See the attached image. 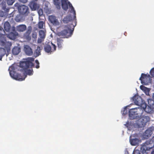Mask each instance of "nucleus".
I'll use <instances>...</instances> for the list:
<instances>
[{
	"instance_id": "8",
	"label": "nucleus",
	"mask_w": 154,
	"mask_h": 154,
	"mask_svg": "<svg viewBox=\"0 0 154 154\" xmlns=\"http://www.w3.org/2000/svg\"><path fill=\"white\" fill-rule=\"evenodd\" d=\"M18 10L20 13L24 16H27L29 13V10L28 7L22 5L18 7Z\"/></svg>"
},
{
	"instance_id": "39",
	"label": "nucleus",
	"mask_w": 154,
	"mask_h": 154,
	"mask_svg": "<svg viewBox=\"0 0 154 154\" xmlns=\"http://www.w3.org/2000/svg\"><path fill=\"white\" fill-rule=\"evenodd\" d=\"M150 72L151 76L154 77V68H153L151 69Z\"/></svg>"
},
{
	"instance_id": "37",
	"label": "nucleus",
	"mask_w": 154,
	"mask_h": 154,
	"mask_svg": "<svg viewBox=\"0 0 154 154\" xmlns=\"http://www.w3.org/2000/svg\"><path fill=\"white\" fill-rule=\"evenodd\" d=\"M140 88L142 90L145 91H147V88L143 85H141L140 86Z\"/></svg>"
},
{
	"instance_id": "36",
	"label": "nucleus",
	"mask_w": 154,
	"mask_h": 154,
	"mask_svg": "<svg viewBox=\"0 0 154 154\" xmlns=\"http://www.w3.org/2000/svg\"><path fill=\"white\" fill-rule=\"evenodd\" d=\"M38 13L39 16H42L43 14V10L42 9H39L38 11Z\"/></svg>"
},
{
	"instance_id": "21",
	"label": "nucleus",
	"mask_w": 154,
	"mask_h": 154,
	"mask_svg": "<svg viewBox=\"0 0 154 154\" xmlns=\"http://www.w3.org/2000/svg\"><path fill=\"white\" fill-rule=\"evenodd\" d=\"M20 51V49L18 47L14 48L12 50V53L13 54L17 55L18 54Z\"/></svg>"
},
{
	"instance_id": "42",
	"label": "nucleus",
	"mask_w": 154,
	"mask_h": 154,
	"mask_svg": "<svg viewBox=\"0 0 154 154\" xmlns=\"http://www.w3.org/2000/svg\"><path fill=\"white\" fill-rule=\"evenodd\" d=\"M124 154H129L128 151L127 149H126L125 150Z\"/></svg>"
},
{
	"instance_id": "14",
	"label": "nucleus",
	"mask_w": 154,
	"mask_h": 154,
	"mask_svg": "<svg viewBox=\"0 0 154 154\" xmlns=\"http://www.w3.org/2000/svg\"><path fill=\"white\" fill-rule=\"evenodd\" d=\"M24 50L26 54L28 56H31L33 54L32 49L30 47L27 45L24 46Z\"/></svg>"
},
{
	"instance_id": "28",
	"label": "nucleus",
	"mask_w": 154,
	"mask_h": 154,
	"mask_svg": "<svg viewBox=\"0 0 154 154\" xmlns=\"http://www.w3.org/2000/svg\"><path fill=\"white\" fill-rule=\"evenodd\" d=\"M29 32L26 31L24 34L23 36L25 38L28 40H30L31 39L30 34V33H29Z\"/></svg>"
},
{
	"instance_id": "27",
	"label": "nucleus",
	"mask_w": 154,
	"mask_h": 154,
	"mask_svg": "<svg viewBox=\"0 0 154 154\" xmlns=\"http://www.w3.org/2000/svg\"><path fill=\"white\" fill-rule=\"evenodd\" d=\"M147 100L148 104V106H150L153 108V106H154V100L151 99H148Z\"/></svg>"
},
{
	"instance_id": "47",
	"label": "nucleus",
	"mask_w": 154,
	"mask_h": 154,
	"mask_svg": "<svg viewBox=\"0 0 154 154\" xmlns=\"http://www.w3.org/2000/svg\"><path fill=\"white\" fill-rule=\"evenodd\" d=\"M151 154H154V150L152 151L151 152Z\"/></svg>"
},
{
	"instance_id": "23",
	"label": "nucleus",
	"mask_w": 154,
	"mask_h": 154,
	"mask_svg": "<svg viewBox=\"0 0 154 154\" xmlns=\"http://www.w3.org/2000/svg\"><path fill=\"white\" fill-rule=\"evenodd\" d=\"M18 35V33L16 32H11L9 34V38L11 39H15L17 35Z\"/></svg>"
},
{
	"instance_id": "34",
	"label": "nucleus",
	"mask_w": 154,
	"mask_h": 154,
	"mask_svg": "<svg viewBox=\"0 0 154 154\" xmlns=\"http://www.w3.org/2000/svg\"><path fill=\"white\" fill-rule=\"evenodd\" d=\"M44 39H45V38H42V37H39V38H38V39L37 40L38 43H41L42 42L44 41Z\"/></svg>"
},
{
	"instance_id": "48",
	"label": "nucleus",
	"mask_w": 154,
	"mask_h": 154,
	"mask_svg": "<svg viewBox=\"0 0 154 154\" xmlns=\"http://www.w3.org/2000/svg\"><path fill=\"white\" fill-rule=\"evenodd\" d=\"M8 55V54H6L7 56Z\"/></svg>"
},
{
	"instance_id": "12",
	"label": "nucleus",
	"mask_w": 154,
	"mask_h": 154,
	"mask_svg": "<svg viewBox=\"0 0 154 154\" xmlns=\"http://www.w3.org/2000/svg\"><path fill=\"white\" fill-rule=\"evenodd\" d=\"M153 130L152 127H150L147 129L143 134V137L146 138H148L152 134V132Z\"/></svg>"
},
{
	"instance_id": "32",
	"label": "nucleus",
	"mask_w": 154,
	"mask_h": 154,
	"mask_svg": "<svg viewBox=\"0 0 154 154\" xmlns=\"http://www.w3.org/2000/svg\"><path fill=\"white\" fill-rule=\"evenodd\" d=\"M146 122H143V121H141L140 122V123H139V126L140 128H142L143 127H144L145 125H146Z\"/></svg>"
},
{
	"instance_id": "1",
	"label": "nucleus",
	"mask_w": 154,
	"mask_h": 154,
	"mask_svg": "<svg viewBox=\"0 0 154 154\" xmlns=\"http://www.w3.org/2000/svg\"><path fill=\"white\" fill-rule=\"evenodd\" d=\"M34 59L32 57L28 58L25 61L22 62L20 63V67L23 68L25 72L27 75H31L33 74L32 69H27L30 67L34 66L32 62L34 61Z\"/></svg>"
},
{
	"instance_id": "30",
	"label": "nucleus",
	"mask_w": 154,
	"mask_h": 154,
	"mask_svg": "<svg viewBox=\"0 0 154 154\" xmlns=\"http://www.w3.org/2000/svg\"><path fill=\"white\" fill-rule=\"evenodd\" d=\"M45 25V23L44 22L40 21L38 23V27L39 29H42Z\"/></svg>"
},
{
	"instance_id": "20",
	"label": "nucleus",
	"mask_w": 154,
	"mask_h": 154,
	"mask_svg": "<svg viewBox=\"0 0 154 154\" xmlns=\"http://www.w3.org/2000/svg\"><path fill=\"white\" fill-rule=\"evenodd\" d=\"M42 48H41L40 47L38 46L37 47V49L35 50L34 52V55L35 57L38 56L41 54V52Z\"/></svg>"
},
{
	"instance_id": "4",
	"label": "nucleus",
	"mask_w": 154,
	"mask_h": 154,
	"mask_svg": "<svg viewBox=\"0 0 154 154\" xmlns=\"http://www.w3.org/2000/svg\"><path fill=\"white\" fill-rule=\"evenodd\" d=\"M2 45L4 46L5 49L2 48L0 47V56H4L6 54V50L8 53L11 50V47L12 45L11 43L7 42L6 40L4 41H1Z\"/></svg>"
},
{
	"instance_id": "41",
	"label": "nucleus",
	"mask_w": 154,
	"mask_h": 154,
	"mask_svg": "<svg viewBox=\"0 0 154 154\" xmlns=\"http://www.w3.org/2000/svg\"><path fill=\"white\" fill-rule=\"evenodd\" d=\"M127 108L125 107L124 109L123 112V114L125 115L127 114Z\"/></svg>"
},
{
	"instance_id": "26",
	"label": "nucleus",
	"mask_w": 154,
	"mask_h": 154,
	"mask_svg": "<svg viewBox=\"0 0 154 154\" xmlns=\"http://www.w3.org/2000/svg\"><path fill=\"white\" fill-rule=\"evenodd\" d=\"M46 30H40L39 32V37L45 38L46 35Z\"/></svg>"
},
{
	"instance_id": "31",
	"label": "nucleus",
	"mask_w": 154,
	"mask_h": 154,
	"mask_svg": "<svg viewBox=\"0 0 154 154\" xmlns=\"http://www.w3.org/2000/svg\"><path fill=\"white\" fill-rule=\"evenodd\" d=\"M8 5H11L15 2V0H5Z\"/></svg>"
},
{
	"instance_id": "9",
	"label": "nucleus",
	"mask_w": 154,
	"mask_h": 154,
	"mask_svg": "<svg viewBox=\"0 0 154 154\" xmlns=\"http://www.w3.org/2000/svg\"><path fill=\"white\" fill-rule=\"evenodd\" d=\"M51 46L49 44H46L44 47V49L45 51L48 53H50L54 52L56 50V45L51 43Z\"/></svg>"
},
{
	"instance_id": "25",
	"label": "nucleus",
	"mask_w": 154,
	"mask_h": 154,
	"mask_svg": "<svg viewBox=\"0 0 154 154\" xmlns=\"http://www.w3.org/2000/svg\"><path fill=\"white\" fill-rule=\"evenodd\" d=\"M57 45L59 48H61L63 45V40L61 38H58L57 40Z\"/></svg>"
},
{
	"instance_id": "17",
	"label": "nucleus",
	"mask_w": 154,
	"mask_h": 154,
	"mask_svg": "<svg viewBox=\"0 0 154 154\" xmlns=\"http://www.w3.org/2000/svg\"><path fill=\"white\" fill-rule=\"evenodd\" d=\"M149 75L147 76L146 74L144 73H142L141 76L140 78V80L141 81L142 84H145L146 83V80L149 77Z\"/></svg>"
},
{
	"instance_id": "46",
	"label": "nucleus",
	"mask_w": 154,
	"mask_h": 154,
	"mask_svg": "<svg viewBox=\"0 0 154 154\" xmlns=\"http://www.w3.org/2000/svg\"><path fill=\"white\" fill-rule=\"evenodd\" d=\"M152 98L153 100H154V93L152 94Z\"/></svg>"
},
{
	"instance_id": "29",
	"label": "nucleus",
	"mask_w": 154,
	"mask_h": 154,
	"mask_svg": "<svg viewBox=\"0 0 154 154\" xmlns=\"http://www.w3.org/2000/svg\"><path fill=\"white\" fill-rule=\"evenodd\" d=\"M15 20L17 22H19L22 20V17L20 14L17 15L15 18Z\"/></svg>"
},
{
	"instance_id": "19",
	"label": "nucleus",
	"mask_w": 154,
	"mask_h": 154,
	"mask_svg": "<svg viewBox=\"0 0 154 154\" xmlns=\"http://www.w3.org/2000/svg\"><path fill=\"white\" fill-rule=\"evenodd\" d=\"M53 2L57 9L58 10L60 9L61 0H54Z\"/></svg>"
},
{
	"instance_id": "2",
	"label": "nucleus",
	"mask_w": 154,
	"mask_h": 154,
	"mask_svg": "<svg viewBox=\"0 0 154 154\" xmlns=\"http://www.w3.org/2000/svg\"><path fill=\"white\" fill-rule=\"evenodd\" d=\"M75 26L72 24L68 25L66 29H64L57 33L58 35L61 38H68L72 35Z\"/></svg>"
},
{
	"instance_id": "22",
	"label": "nucleus",
	"mask_w": 154,
	"mask_h": 154,
	"mask_svg": "<svg viewBox=\"0 0 154 154\" xmlns=\"http://www.w3.org/2000/svg\"><path fill=\"white\" fill-rule=\"evenodd\" d=\"M130 141L131 144L133 146H136L138 145L139 143V139L137 138L130 139Z\"/></svg>"
},
{
	"instance_id": "13",
	"label": "nucleus",
	"mask_w": 154,
	"mask_h": 154,
	"mask_svg": "<svg viewBox=\"0 0 154 154\" xmlns=\"http://www.w3.org/2000/svg\"><path fill=\"white\" fill-rule=\"evenodd\" d=\"M49 19L50 22L54 25H58L60 23L56 19V17L54 16L51 15L49 17Z\"/></svg>"
},
{
	"instance_id": "11",
	"label": "nucleus",
	"mask_w": 154,
	"mask_h": 154,
	"mask_svg": "<svg viewBox=\"0 0 154 154\" xmlns=\"http://www.w3.org/2000/svg\"><path fill=\"white\" fill-rule=\"evenodd\" d=\"M135 111L136 114V119H139L142 116L143 112L144 110L141 107L135 108Z\"/></svg>"
},
{
	"instance_id": "16",
	"label": "nucleus",
	"mask_w": 154,
	"mask_h": 154,
	"mask_svg": "<svg viewBox=\"0 0 154 154\" xmlns=\"http://www.w3.org/2000/svg\"><path fill=\"white\" fill-rule=\"evenodd\" d=\"M26 29V26L24 24L20 25L16 27V30L19 32H23L25 31Z\"/></svg>"
},
{
	"instance_id": "10",
	"label": "nucleus",
	"mask_w": 154,
	"mask_h": 154,
	"mask_svg": "<svg viewBox=\"0 0 154 154\" xmlns=\"http://www.w3.org/2000/svg\"><path fill=\"white\" fill-rule=\"evenodd\" d=\"M73 14L74 17L73 18H72V16L71 15L67 16L65 17L63 20V22L64 23H68L69 22H70V23L69 25H70L71 24H73L72 23L73 22L75 23V19L76 17H75V15L74 14Z\"/></svg>"
},
{
	"instance_id": "5",
	"label": "nucleus",
	"mask_w": 154,
	"mask_h": 154,
	"mask_svg": "<svg viewBox=\"0 0 154 154\" xmlns=\"http://www.w3.org/2000/svg\"><path fill=\"white\" fill-rule=\"evenodd\" d=\"M61 6L62 8L65 11H67L68 9V6L71 8L70 12L73 13L75 17L76 12L74 8L68 0H61Z\"/></svg>"
},
{
	"instance_id": "7",
	"label": "nucleus",
	"mask_w": 154,
	"mask_h": 154,
	"mask_svg": "<svg viewBox=\"0 0 154 154\" xmlns=\"http://www.w3.org/2000/svg\"><path fill=\"white\" fill-rule=\"evenodd\" d=\"M133 100L134 103L137 105L145 108L146 107V103L143 100L141 97L139 95H135L132 98Z\"/></svg>"
},
{
	"instance_id": "45",
	"label": "nucleus",
	"mask_w": 154,
	"mask_h": 154,
	"mask_svg": "<svg viewBox=\"0 0 154 154\" xmlns=\"http://www.w3.org/2000/svg\"><path fill=\"white\" fill-rule=\"evenodd\" d=\"M4 56H0V60H2V57Z\"/></svg>"
},
{
	"instance_id": "6",
	"label": "nucleus",
	"mask_w": 154,
	"mask_h": 154,
	"mask_svg": "<svg viewBox=\"0 0 154 154\" xmlns=\"http://www.w3.org/2000/svg\"><path fill=\"white\" fill-rule=\"evenodd\" d=\"M154 146L153 141L152 140H148L143 143L141 147V150L143 153L145 152L146 150H149Z\"/></svg>"
},
{
	"instance_id": "15",
	"label": "nucleus",
	"mask_w": 154,
	"mask_h": 154,
	"mask_svg": "<svg viewBox=\"0 0 154 154\" xmlns=\"http://www.w3.org/2000/svg\"><path fill=\"white\" fill-rule=\"evenodd\" d=\"M135 108L131 109L129 110V116L131 119H136V114Z\"/></svg>"
},
{
	"instance_id": "24",
	"label": "nucleus",
	"mask_w": 154,
	"mask_h": 154,
	"mask_svg": "<svg viewBox=\"0 0 154 154\" xmlns=\"http://www.w3.org/2000/svg\"><path fill=\"white\" fill-rule=\"evenodd\" d=\"M11 26L9 23L8 22H6L5 23L4 25V28L5 30L8 32L10 29Z\"/></svg>"
},
{
	"instance_id": "18",
	"label": "nucleus",
	"mask_w": 154,
	"mask_h": 154,
	"mask_svg": "<svg viewBox=\"0 0 154 154\" xmlns=\"http://www.w3.org/2000/svg\"><path fill=\"white\" fill-rule=\"evenodd\" d=\"M144 110L146 112L149 113H152L154 112V109L152 107L148 106L147 107V105L146 104V107L145 108H143Z\"/></svg>"
},
{
	"instance_id": "33",
	"label": "nucleus",
	"mask_w": 154,
	"mask_h": 154,
	"mask_svg": "<svg viewBox=\"0 0 154 154\" xmlns=\"http://www.w3.org/2000/svg\"><path fill=\"white\" fill-rule=\"evenodd\" d=\"M5 32L2 27H0V35H5Z\"/></svg>"
},
{
	"instance_id": "35",
	"label": "nucleus",
	"mask_w": 154,
	"mask_h": 154,
	"mask_svg": "<svg viewBox=\"0 0 154 154\" xmlns=\"http://www.w3.org/2000/svg\"><path fill=\"white\" fill-rule=\"evenodd\" d=\"M132 154H140V153L139 150L135 149Z\"/></svg>"
},
{
	"instance_id": "44",
	"label": "nucleus",
	"mask_w": 154,
	"mask_h": 154,
	"mask_svg": "<svg viewBox=\"0 0 154 154\" xmlns=\"http://www.w3.org/2000/svg\"><path fill=\"white\" fill-rule=\"evenodd\" d=\"M36 4H34L33 5L34 8H35V10L36 9V8L35 7V6H36Z\"/></svg>"
},
{
	"instance_id": "40",
	"label": "nucleus",
	"mask_w": 154,
	"mask_h": 154,
	"mask_svg": "<svg viewBox=\"0 0 154 154\" xmlns=\"http://www.w3.org/2000/svg\"><path fill=\"white\" fill-rule=\"evenodd\" d=\"M32 30V27L31 26H30L28 27V29L27 31L29 33H31Z\"/></svg>"
},
{
	"instance_id": "38",
	"label": "nucleus",
	"mask_w": 154,
	"mask_h": 154,
	"mask_svg": "<svg viewBox=\"0 0 154 154\" xmlns=\"http://www.w3.org/2000/svg\"><path fill=\"white\" fill-rule=\"evenodd\" d=\"M35 62L36 64V65L35 66V67L37 69H38L39 67V62L38 60H35Z\"/></svg>"
},
{
	"instance_id": "43",
	"label": "nucleus",
	"mask_w": 154,
	"mask_h": 154,
	"mask_svg": "<svg viewBox=\"0 0 154 154\" xmlns=\"http://www.w3.org/2000/svg\"><path fill=\"white\" fill-rule=\"evenodd\" d=\"M20 2L23 3H25L27 2V0H19Z\"/></svg>"
},
{
	"instance_id": "3",
	"label": "nucleus",
	"mask_w": 154,
	"mask_h": 154,
	"mask_svg": "<svg viewBox=\"0 0 154 154\" xmlns=\"http://www.w3.org/2000/svg\"><path fill=\"white\" fill-rule=\"evenodd\" d=\"M14 68L13 66H10L9 69V73L11 76L16 80L19 81H22L24 80L26 77V75H21V74L16 73L14 70Z\"/></svg>"
}]
</instances>
